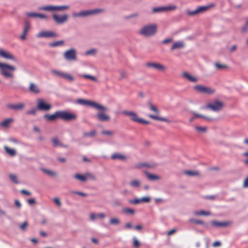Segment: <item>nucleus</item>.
Wrapping results in <instances>:
<instances>
[{
    "instance_id": "obj_39",
    "label": "nucleus",
    "mask_w": 248,
    "mask_h": 248,
    "mask_svg": "<svg viewBox=\"0 0 248 248\" xmlns=\"http://www.w3.org/2000/svg\"><path fill=\"white\" fill-rule=\"evenodd\" d=\"M64 42L62 40L58 41L53 43H51L49 44V46L51 47H56L59 46L63 45Z\"/></svg>"
},
{
    "instance_id": "obj_3",
    "label": "nucleus",
    "mask_w": 248,
    "mask_h": 248,
    "mask_svg": "<svg viewBox=\"0 0 248 248\" xmlns=\"http://www.w3.org/2000/svg\"><path fill=\"white\" fill-rule=\"evenodd\" d=\"M0 70L1 74L5 77L13 78L14 75L10 71H15L16 68L6 63L0 62Z\"/></svg>"
},
{
    "instance_id": "obj_61",
    "label": "nucleus",
    "mask_w": 248,
    "mask_h": 248,
    "mask_svg": "<svg viewBox=\"0 0 248 248\" xmlns=\"http://www.w3.org/2000/svg\"><path fill=\"white\" fill-rule=\"evenodd\" d=\"M139 123H142V124H149V122L146 120H145L142 118H140L138 122Z\"/></svg>"
},
{
    "instance_id": "obj_46",
    "label": "nucleus",
    "mask_w": 248,
    "mask_h": 248,
    "mask_svg": "<svg viewBox=\"0 0 248 248\" xmlns=\"http://www.w3.org/2000/svg\"><path fill=\"white\" fill-rule=\"evenodd\" d=\"M129 202L134 204H138L141 202L140 199H135L133 200H129Z\"/></svg>"
},
{
    "instance_id": "obj_6",
    "label": "nucleus",
    "mask_w": 248,
    "mask_h": 248,
    "mask_svg": "<svg viewBox=\"0 0 248 248\" xmlns=\"http://www.w3.org/2000/svg\"><path fill=\"white\" fill-rule=\"evenodd\" d=\"M37 102L36 108L38 110L47 111L51 108V105L46 103L44 99L38 98L37 99Z\"/></svg>"
},
{
    "instance_id": "obj_28",
    "label": "nucleus",
    "mask_w": 248,
    "mask_h": 248,
    "mask_svg": "<svg viewBox=\"0 0 248 248\" xmlns=\"http://www.w3.org/2000/svg\"><path fill=\"white\" fill-rule=\"evenodd\" d=\"M126 156L124 155L117 153L113 154L111 156V158L113 160H124L126 159Z\"/></svg>"
},
{
    "instance_id": "obj_36",
    "label": "nucleus",
    "mask_w": 248,
    "mask_h": 248,
    "mask_svg": "<svg viewBox=\"0 0 248 248\" xmlns=\"http://www.w3.org/2000/svg\"><path fill=\"white\" fill-rule=\"evenodd\" d=\"M184 173L188 176H199L200 175L198 171L186 170Z\"/></svg>"
},
{
    "instance_id": "obj_33",
    "label": "nucleus",
    "mask_w": 248,
    "mask_h": 248,
    "mask_svg": "<svg viewBox=\"0 0 248 248\" xmlns=\"http://www.w3.org/2000/svg\"><path fill=\"white\" fill-rule=\"evenodd\" d=\"M146 175L148 179L151 181L157 180L160 179V177L159 176L148 172H146Z\"/></svg>"
},
{
    "instance_id": "obj_24",
    "label": "nucleus",
    "mask_w": 248,
    "mask_h": 248,
    "mask_svg": "<svg viewBox=\"0 0 248 248\" xmlns=\"http://www.w3.org/2000/svg\"><path fill=\"white\" fill-rule=\"evenodd\" d=\"M184 43L182 41H179L174 43L170 48L171 50L182 48L184 47Z\"/></svg>"
},
{
    "instance_id": "obj_4",
    "label": "nucleus",
    "mask_w": 248,
    "mask_h": 248,
    "mask_svg": "<svg viewBox=\"0 0 248 248\" xmlns=\"http://www.w3.org/2000/svg\"><path fill=\"white\" fill-rule=\"evenodd\" d=\"M104 10L103 9H94L88 10H83L78 12V16L87 17L98 13H103Z\"/></svg>"
},
{
    "instance_id": "obj_23",
    "label": "nucleus",
    "mask_w": 248,
    "mask_h": 248,
    "mask_svg": "<svg viewBox=\"0 0 248 248\" xmlns=\"http://www.w3.org/2000/svg\"><path fill=\"white\" fill-rule=\"evenodd\" d=\"M29 89L31 92L35 94H38L40 92L38 86L33 83H30Z\"/></svg>"
},
{
    "instance_id": "obj_45",
    "label": "nucleus",
    "mask_w": 248,
    "mask_h": 248,
    "mask_svg": "<svg viewBox=\"0 0 248 248\" xmlns=\"http://www.w3.org/2000/svg\"><path fill=\"white\" fill-rule=\"evenodd\" d=\"M187 14L188 15L190 16H193L199 14L197 8L193 11H189V10L187 11Z\"/></svg>"
},
{
    "instance_id": "obj_51",
    "label": "nucleus",
    "mask_w": 248,
    "mask_h": 248,
    "mask_svg": "<svg viewBox=\"0 0 248 248\" xmlns=\"http://www.w3.org/2000/svg\"><path fill=\"white\" fill-rule=\"evenodd\" d=\"M42 9L46 11H54L55 10V6H45L42 8Z\"/></svg>"
},
{
    "instance_id": "obj_41",
    "label": "nucleus",
    "mask_w": 248,
    "mask_h": 248,
    "mask_svg": "<svg viewBox=\"0 0 248 248\" xmlns=\"http://www.w3.org/2000/svg\"><path fill=\"white\" fill-rule=\"evenodd\" d=\"M189 222L191 223H194L197 224H201L203 225L204 224V222L201 220H197L194 218H190L189 219Z\"/></svg>"
},
{
    "instance_id": "obj_9",
    "label": "nucleus",
    "mask_w": 248,
    "mask_h": 248,
    "mask_svg": "<svg viewBox=\"0 0 248 248\" xmlns=\"http://www.w3.org/2000/svg\"><path fill=\"white\" fill-rule=\"evenodd\" d=\"M88 180L95 181L96 177L92 173L86 172L82 174H78V180L82 182H85Z\"/></svg>"
},
{
    "instance_id": "obj_50",
    "label": "nucleus",
    "mask_w": 248,
    "mask_h": 248,
    "mask_svg": "<svg viewBox=\"0 0 248 248\" xmlns=\"http://www.w3.org/2000/svg\"><path fill=\"white\" fill-rule=\"evenodd\" d=\"M133 247L135 248H138L140 246V243L136 237H134L133 238Z\"/></svg>"
},
{
    "instance_id": "obj_30",
    "label": "nucleus",
    "mask_w": 248,
    "mask_h": 248,
    "mask_svg": "<svg viewBox=\"0 0 248 248\" xmlns=\"http://www.w3.org/2000/svg\"><path fill=\"white\" fill-rule=\"evenodd\" d=\"M44 118L49 121H55L56 119H58L57 112L56 111L54 114L51 115L46 114L44 115Z\"/></svg>"
},
{
    "instance_id": "obj_53",
    "label": "nucleus",
    "mask_w": 248,
    "mask_h": 248,
    "mask_svg": "<svg viewBox=\"0 0 248 248\" xmlns=\"http://www.w3.org/2000/svg\"><path fill=\"white\" fill-rule=\"evenodd\" d=\"M37 108H33L30 110H28L26 112L27 114H31L33 115H35L36 113V110H37Z\"/></svg>"
},
{
    "instance_id": "obj_25",
    "label": "nucleus",
    "mask_w": 248,
    "mask_h": 248,
    "mask_svg": "<svg viewBox=\"0 0 248 248\" xmlns=\"http://www.w3.org/2000/svg\"><path fill=\"white\" fill-rule=\"evenodd\" d=\"M214 6V4H210L206 6H199L197 8V9L198 10L199 14H200L207 11Z\"/></svg>"
},
{
    "instance_id": "obj_20",
    "label": "nucleus",
    "mask_w": 248,
    "mask_h": 248,
    "mask_svg": "<svg viewBox=\"0 0 248 248\" xmlns=\"http://www.w3.org/2000/svg\"><path fill=\"white\" fill-rule=\"evenodd\" d=\"M211 225L217 228H225L229 226L231 224V222L227 221H224V222H219L217 220H212L211 222Z\"/></svg>"
},
{
    "instance_id": "obj_58",
    "label": "nucleus",
    "mask_w": 248,
    "mask_h": 248,
    "mask_svg": "<svg viewBox=\"0 0 248 248\" xmlns=\"http://www.w3.org/2000/svg\"><path fill=\"white\" fill-rule=\"evenodd\" d=\"M28 222L27 221H25L19 226V227L21 230H23L28 226Z\"/></svg>"
},
{
    "instance_id": "obj_11",
    "label": "nucleus",
    "mask_w": 248,
    "mask_h": 248,
    "mask_svg": "<svg viewBox=\"0 0 248 248\" xmlns=\"http://www.w3.org/2000/svg\"><path fill=\"white\" fill-rule=\"evenodd\" d=\"M176 8V6L175 5H171L168 6L163 7H154L152 9V12L154 13H161L167 11L173 10Z\"/></svg>"
},
{
    "instance_id": "obj_32",
    "label": "nucleus",
    "mask_w": 248,
    "mask_h": 248,
    "mask_svg": "<svg viewBox=\"0 0 248 248\" xmlns=\"http://www.w3.org/2000/svg\"><path fill=\"white\" fill-rule=\"evenodd\" d=\"M149 117L150 118H151L155 120H159V121L165 122H167V123H170V122L169 119H168L166 118L160 117L159 116H155V115H153L150 114L149 115Z\"/></svg>"
},
{
    "instance_id": "obj_35",
    "label": "nucleus",
    "mask_w": 248,
    "mask_h": 248,
    "mask_svg": "<svg viewBox=\"0 0 248 248\" xmlns=\"http://www.w3.org/2000/svg\"><path fill=\"white\" fill-rule=\"evenodd\" d=\"M4 150L6 152L9 154L10 155L12 156H14L16 155V152L15 149H10L8 147L5 146H4Z\"/></svg>"
},
{
    "instance_id": "obj_10",
    "label": "nucleus",
    "mask_w": 248,
    "mask_h": 248,
    "mask_svg": "<svg viewBox=\"0 0 248 248\" xmlns=\"http://www.w3.org/2000/svg\"><path fill=\"white\" fill-rule=\"evenodd\" d=\"M122 114L129 117L130 120L134 122L138 123L140 118L136 113L132 111L123 110L122 111Z\"/></svg>"
},
{
    "instance_id": "obj_55",
    "label": "nucleus",
    "mask_w": 248,
    "mask_h": 248,
    "mask_svg": "<svg viewBox=\"0 0 248 248\" xmlns=\"http://www.w3.org/2000/svg\"><path fill=\"white\" fill-rule=\"evenodd\" d=\"M96 52V50L95 49H91L89 50H87L85 52V55H90L95 54Z\"/></svg>"
},
{
    "instance_id": "obj_19",
    "label": "nucleus",
    "mask_w": 248,
    "mask_h": 248,
    "mask_svg": "<svg viewBox=\"0 0 248 248\" xmlns=\"http://www.w3.org/2000/svg\"><path fill=\"white\" fill-rule=\"evenodd\" d=\"M99 111L96 114L97 119L99 121L107 122L110 120V117L104 112L105 111Z\"/></svg>"
},
{
    "instance_id": "obj_37",
    "label": "nucleus",
    "mask_w": 248,
    "mask_h": 248,
    "mask_svg": "<svg viewBox=\"0 0 248 248\" xmlns=\"http://www.w3.org/2000/svg\"><path fill=\"white\" fill-rule=\"evenodd\" d=\"M51 140L54 146H63L62 144L61 143L57 137L53 138Z\"/></svg>"
},
{
    "instance_id": "obj_57",
    "label": "nucleus",
    "mask_w": 248,
    "mask_h": 248,
    "mask_svg": "<svg viewBox=\"0 0 248 248\" xmlns=\"http://www.w3.org/2000/svg\"><path fill=\"white\" fill-rule=\"evenodd\" d=\"M124 211L125 213H128L130 214H134V213H135V211L133 209H131V208H128L124 209Z\"/></svg>"
},
{
    "instance_id": "obj_48",
    "label": "nucleus",
    "mask_w": 248,
    "mask_h": 248,
    "mask_svg": "<svg viewBox=\"0 0 248 248\" xmlns=\"http://www.w3.org/2000/svg\"><path fill=\"white\" fill-rule=\"evenodd\" d=\"M215 65L218 70L226 68L227 67V65L224 64H219L218 63H215Z\"/></svg>"
},
{
    "instance_id": "obj_38",
    "label": "nucleus",
    "mask_w": 248,
    "mask_h": 248,
    "mask_svg": "<svg viewBox=\"0 0 248 248\" xmlns=\"http://www.w3.org/2000/svg\"><path fill=\"white\" fill-rule=\"evenodd\" d=\"M148 105L151 110L156 113H159L158 109L152 103L151 101L148 102Z\"/></svg>"
},
{
    "instance_id": "obj_47",
    "label": "nucleus",
    "mask_w": 248,
    "mask_h": 248,
    "mask_svg": "<svg viewBox=\"0 0 248 248\" xmlns=\"http://www.w3.org/2000/svg\"><path fill=\"white\" fill-rule=\"evenodd\" d=\"M138 16H139L138 13H133V14H132L131 15H129L128 16H125L124 18L125 19H129L137 17Z\"/></svg>"
},
{
    "instance_id": "obj_7",
    "label": "nucleus",
    "mask_w": 248,
    "mask_h": 248,
    "mask_svg": "<svg viewBox=\"0 0 248 248\" xmlns=\"http://www.w3.org/2000/svg\"><path fill=\"white\" fill-rule=\"evenodd\" d=\"M223 106V104L221 102L216 100L212 103L207 104L206 108H210L214 111H218L222 109Z\"/></svg>"
},
{
    "instance_id": "obj_49",
    "label": "nucleus",
    "mask_w": 248,
    "mask_h": 248,
    "mask_svg": "<svg viewBox=\"0 0 248 248\" xmlns=\"http://www.w3.org/2000/svg\"><path fill=\"white\" fill-rule=\"evenodd\" d=\"M196 130L199 132H205L206 131V127L196 126Z\"/></svg>"
},
{
    "instance_id": "obj_21",
    "label": "nucleus",
    "mask_w": 248,
    "mask_h": 248,
    "mask_svg": "<svg viewBox=\"0 0 248 248\" xmlns=\"http://www.w3.org/2000/svg\"><path fill=\"white\" fill-rule=\"evenodd\" d=\"M31 28V24L29 22L26 21L24 24V28L22 34L20 36V38L22 40H25L26 39V35Z\"/></svg>"
},
{
    "instance_id": "obj_2",
    "label": "nucleus",
    "mask_w": 248,
    "mask_h": 248,
    "mask_svg": "<svg viewBox=\"0 0 248 248\" xmlns=\"http://www.w3.org/2000/svg\"><path fill=\"white\" fill-rule=\"evenodd\" d=\"M157 26L155 24H149L143 26L140 31L139 33L145 37L154 35L156 32Z\"/></svg>"
},
{
    "instance_id": "obj_63",
    "label": "nucleus",
    "mask_w": 248,
    "mask_h": 248,
    "mask_svg": "<svg viewBox=\"0 0 248 248\" xmlns=\"http://www.w3.org/2000/svg\"><path fill=\"white\" fill-rule=\"evenodd\" d=\"M172 41V39L171 38H167L162 41V43L166 44L169 43H170Z\"/></svg>"
},
{
    "instance_id": "obj_18",
    "label": "nucleus",
    "mask_w": 248,
    "mask_h": 248,
    "mask_svg": "<svg viewBox=\"0 0 248 248\" xmlns=\"http://www.w3.org/2000/svg\"><path fill=\"white\" fill-rule=\"evenodd\" d=\"M25 105L23 103L17 104H9L7 105V107L13 110H20L24 108Z\"/></svg>"
},
{
    "instance_id": "obj_8",
    "label": "nucleus",
    "mask_w": 248,
    "mask_h": 248,
    "mask_svg": "<svg viewBox=\"0 0 248 248\" xmlns=\"http://www.w3.org/2000/svg\"><path fill=\"white\" fill-rule=\"evenodd\" d=\"M194 89L197 92L206 94H212L215 92V90L207 87L201 85H197L194 86Z\"/></svg>"
},
{
    "instance_id": "obj_26",
    "label": "nucleus",
    "mask_w": 248,
    "mask_h": 248,
    "mask_svg": "<svg viewBox=\"0 0 248 248\" xmlns=\"http://www.w3.org/2000/svg\"><path fill=\"white\" fill-rule=\"evenodd\" d=\"M193 114L194 115V117H192L190 119L189 121L190 122H192L194 120V118L198 117L202 118L208 121H212L214 120V118H213L208 117L202 115L198 114L195 112H193Z\"/></svg>"
},
{
    "instance_id": "obj_44",
    "label": "nucleus",
    "mask_w": 248,
    "mask_h": 248,
    "mask_svg": "<svg viewBox=\"0 0 248 248\" xmlns=\"http://www.w3.org/2000/svg\"><path fill=\"white\" fill-rule=\"evenodd\" d=\"M55 10L56 11H62L68 8V6L63 5V6H55Z\"/></svg>"
},
{
    "instance_id": "obj_40",
    "label": "nucleus",
    "mask_w": 248,
    "mask_h": 248,
    "mask_svg": "<svg viewBox=\"0 0 248 248\" xmlns=\"http://www.w3.org/2000/svg\"><path fill=\"white\" fill-rule=\"evenodd\" d=\"M9 177L11 180V181L16 184H18V179H17V176L14 174H10L9 175Z\"/></svg>"
},
{
    "instance_id": "obj_16",
    "label": "nucleus",
    "mask_w": 248,
    "mask_h": 248,
    "mask_svg": "<svg viewBox=\"0 0 248 248\" xmlns=\"http://www.w3.org/2000/svg\"><path fill=\"white\" fill-rule=\"evenodd\" d=\"M53 18L57 24H61L64 23L67 21L68 16L66 15H58L54 14L53 15Z\"/></svg>"
},
{
    "instance_id": "obj_60",
    "label": "nucleus",
    "mask_w": 248,
    "mask_h": 248,
    "mask_svg": "<svg viewBox=\"0 0 248 248\" xmlns=\"http://www.w3.org/2000/svg\"><path fill=\"white\" fill-rule=\"evenodd\" d=\"M27 16L29 17H37V13H27Z\"/></svg>"
},
{
    "instance_id": "obj_34",
    "label": "nucleus",
    "mask_w": 248,
    "mask_h": 248,
    "mask_svg": "<svg viewBox=\"0 0 248 248\" xmlns=\"http://www.w3.org/2000/svg\"><path fill=\"white\" fill-rule=\"evenodd\" d=\"M193 214L195 216H209L211 215V213L210 212L204 211L203 210L200 211H195L193 212Z\"/></svg>"
},
{
    "instance_id": "obj_27",
    "label": "nucleus",
    "mask_w": 248,
    "mask_h": 248,
    "mask_svg": "<svg viewBox=\"0 0 248 248\" xmlns=\"http://www.w3.org/2000/svg\"><path fill=\"white\" fill-rule=\"evenodd\" d=\"M183 76L191 82H196L198 81V79L196 77L191 76L187 72H184L183 73Z\"/></svg>"
},
{
    "instance_id": "obj_1",
    "label": "nucleus",
    "mask_w": 248,
    "mask_h": 248,
    "mask_svg": "<svg viewBox=\"0 0 248 248\" xmlns=\"http://www.w3.org/2000/svg\"><path fill=\"white\" fill-rule=\"evenodd\" d=\"M78 104L84 106H89L96 110L101 111H106L107 108L103 105L95 102L86 100L78 99Z\"/></svg>"
},
{
    "instance_id": "obj_59",
    "label": "nucleus",
    "mask_w": 248,
    "mask_h": 248,
    "mask_svg": "<svg viewBox=\"0 0 248 248\" xmlns=\"http://www.w3.org/2000/svg\"><path fill=\"white\" fill-rule=\"evenodd\" d=\"M145 167L147 168H152V166L151 165H149L147 163H141L139 165L138 167Z\"/></svg>"
},
{
    "instance_id": "obj_12",
    "label": "nucleus",
    "mask_w": 248,
    "mask_h": 248,
    "mask_svg": "<svg viewBox=\"0 0 248 248\" xmlns=\"http://www.w3.org/2000/svg\"><path fill=\"white\" fill-rule=\"evenodd\" d=\"M36 36L38 38H52L57 36V34L51 31H43L38 33Z\"/></svg>"
},
{
    "instance_id": "obj_54",
    "label": "nucleus",
    "mask_w": 248,
    "mask_h": 248,
    "mask_svg": "<svg viewBox=\"0 0 248 248\" xmlns=\"http://www.w3.org/2000/svg\"><path fill=\"white\" fill-rule=\"evenodd\" d=\"M141 202H149L151 201V198L149 197H144L140 198Z\"/></svg>"
},
{
    "instance_id": "obj_52",
    "label": "nucleus",
    "mask_w": 248,
    "mask_h": 248,
    "mask_svg": "<svg viewBox=\"0 0 248 248\" xmlns=\"http://www.w3.org/2000/svg\"><path fill=\"white\" fill-rule=\"evenodd\" d=\"M120 78L121 79L126 78L127 76V72L124 70H121L120 71Z\"/></svg>"
},
{
    "instance_id": "obj_5",
    "label": "nucleus",
    "mask_w": 248,
    "mask_h": 248,
    "mask_svg": "<svg viewBox=\"0 0 248 248\" xmlns=\"http://www.w3.org/2000/svg\"><path fill=\"white\" fill-rule=\"evenodd\" d=\"M58 118L64 121H69L76 118V116L65 111H57Z\"/></svg>"
},
{
    "instance_id": "obj_31",
    "label": "nucleus",
    "mask_w": 248,
    "mask_h": 248,
    "mask_svg": "<svg viewBox=\"0 0 248 248\" xmlns=\"http://www.w3.org/2000/svg\"><path fill=\"white\" fill-rule=\"evenodd\" d=\"M96 134V131L95 130H92L89 132H84L83 133V137L85 138H93Z\"/></svg>"
},
{
    "instance_id": "obj_13",
    "label": "nucleus",
    "mask_w": 248,
    "mask_h": 248,
    "mask_svg": "<svg viewBox=\"0 0 248 248\" xmlns=\"http://www.w3.org/2000/svg\"><path fill=\"white\" fill-rule=\"evenodd\" d=\"M63 55L64 58L67 61H73L76 59V51L73 49L65 51Z\"/></svg>"
},
{
    "instance_id": "obj_42",
    "label": "nucleus",
    "mask_w": 248,
    "mask_h": 248,
    "mask_svg": "<svg viewBox=\"0 0 248 248\" xmlns=\"http://www.w3.org/2000/svg\"><path fill=\"white\" fill-rule=\"evenodd\" d=\"M109 223L112 225H118L120 224V221L116 218H112L109 220Z\"/></svg>"
},
{
    "instance_id": "obj_17",
    "label": "nucleus",
    "mask_w": 248,
    "mask_h": 248,
    "mask_svg": "<svg viewBox=\"0 0 248 248\" xmlns=\"http://www.w3.org/2000/svg\"><path fill=\"white\" fill-rule=\"evenodd\" d=\"M0 57L7 60H11L16 61V57L8 51L0 48Z\"/></svg>"
},
{
    "instance_id": "obj_15",
    "label": "nucleus",
    "mask_w": 248,
    "mask_h": 248,
    "mask_svg": "<svg viewBox=\"0 0 248 248\" xmlns=\"http://www.w3.org/2000/svg\"><path fill=\"white\" fill-rule=\"evenodd\" d=\"M52 73L58 77L64 78L67 80L73 81L74 80L73 77L67 73H63L57 70H52Z\"/></svg>"
},
{
    "instance_id": "obj_64",
    "label": "nucleus",
    "mask_w": 248,
    "mask_h": 248,
    "mask_svg": "<svg viewBox=\"0 0 248 248\" xmlns=\"http://www.w3.org/2000/svg\"><path fill=\"white\" fill-rule=\"evenodd\" d=\"M243 187H248V177H247L245 180H244V184H243Z\"/></svg>"
},
{
    "instance_id": "obj_43",
    "label": "nucleus",
    "mask_w": 248,
    "mask_h": 248,
    "mask_svg": "<svg viewBox=\"0 0 248 248\" xmlns=\"http://www.w3.org/2000/svg\"><path fill=\"white\" fill-rule=\"evenodd\" d=\"M80 76L85 78H88L91 79V80L94 81H97V79L94 76L89 75H81Z\"/></svg>"
},
{
    "instance_id": "obj_56",
    "label": "nucleus",
    "mask_w": 248,
    "mask_h": 248,
    "mask_svg": "<svg viewBox=\"0 0 248 248\" xmlns=\"http://www.w3.org/2000/svg\"><path fill=\"white\" fill-rule=\"evenodd\" d=\"M101 133L102 134L106 135L108 136H112L113 134V132L110 130H104L102 131Z\"/></svg>"
},
{
    "instance_id": "obj_14",
    "label": "nucleus",
    "mask_w": 248,
    "mask_h": 248,
    "mask_svg": "<svg viewBox=\"0 0 248 248\" xmlns=\"http://www.w3.org/2000/svg\"><path fill=\"white\" fill-rule=\"evenodd\" d=\"M146 66L149 68H152L161 71H164L166 70V67L163 64L156 62H147Z\"/></svg>"
},
{
    "instance_id": "obj_62",
    "label": "nucleus",
    "mask_w": 248,
    "mask_h": 248,
    "mask_svg": "<svg viewBox=\"0 0 248 248\" xmlns=\"http://www.w3.org/2000/svg\"><path fill=\"white\" fill-rule=\"evenodd\" d=\"M54 202L59 206L61 205V202L60 200L57 198H55L53 199Z\"/></svg>"
},
{
    "instance_id": "obj_22",
    "label": "nucleus",
    "mask_w": 248,
    "mask_h": 248,
    "mask_svg": "<svg viewBox=\"0 0 248 248\" xmlns=\"http://www.w3.org/2000/svg\"><path fill=\"white\" fill-rule=\"evenodd\" d=\"M14 122V119L11 118H7L2 121L0 124V125L3 128H7L9 127L10 124Z\"/></svg>"
},
{
    "instance_id": "obj_29",
    "label": "nucleus",
    "mask_w": 248,
    "mask_h": 248,
    "mask_svg": "<svg viewBox=\"0 0 248 248\" xmlns=\"http://www.w3.org/2000/svg\"><path fill=\"white\" fill-rule=\"evenodd\" d=\"M141 184V181L138 179L132 180L129 182V185L132 188H139Z\"/></svg>"
}]
</instances>
